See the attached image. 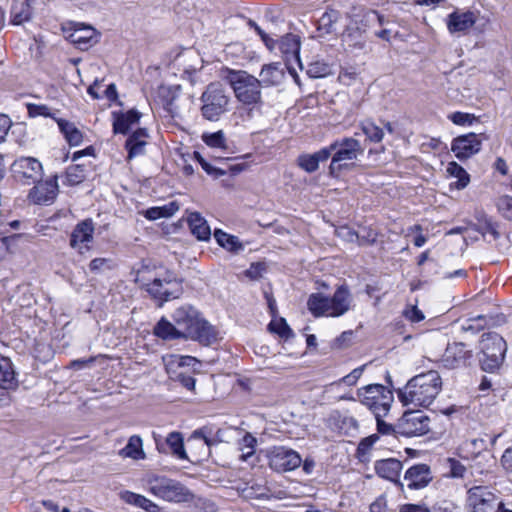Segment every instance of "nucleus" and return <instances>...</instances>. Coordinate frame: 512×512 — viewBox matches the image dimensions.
I'll list each match as a JSON object with an SVG mask.
<instances>
[{
  "mask_svg": "<svg viewBox=\"0 0 512 512\" xmlns=\"http://www.w3.org/2000/svg\"><path fill=\"white\" fill-rule=\"evenodd\" d=\"M172 318L185 339L197 341L203 345H211L217 341V331L200 313L190 305L177 308Z\"/></svg>",
  "mask_w": 512,
  "mask_h": 512,
  "instance_id": "f03ea898",
  "label": "nucleus"
},
{
  "mask_svg": "<svg viewBox=\"0 0 512 512\" xmlns=\"http://www.w3.org/2000/svg\"><path fill=\"white\" fill-rule=\"evenodd\" d=\"M448 118L456 125L472 124L474 116L464 112H454Z\"/></svg>",
  "mask_w": 512,
  "mask_h": 512,
  "instance_id": "3c124183",
  "label": "nucleus"
},
{
  "mask_svg": "<svg viewBox=\"0 0 512 512\" xmlns=\"http://www.w3.org/2000/svg\"><path fill=\"white\" fill-rule=\"evenodd\" d=\"M400 512H430V510L419 504H405L400 507Z\"/></svg>",
  "mask_w": 512,
  "mask_h": 512,
  "instance_id": "69168bd1",
  "label": "nucleus"
},
{
  "mask_svg": "<svg viewBox=\"0 0 512 512\" xmlns=\"http://www.w3.org/2000/svg\"><path fill=\"white\" fill-rule=\"evenodd\" d=\"M337 234L340 238L347 242H358V232L352 230L349 227L343 226L337 230Z\"/></svg>",
  "mask_w": 512,
  "mask_h": 512,
  "instance_id": "864d4df0",
  "label": "nucleus"
},
{
  "mask_svg": "<svg viewBox=\"0 0 512 512\" xmlns=\"http://www.w3.org/2000/svg\"><path fill=\"white\" fill-rule=\"evenodd\" d=\"M252 25L254 26L255 31L257 32V34L261 37V39L264 42L265 46L270 51H272L275 48L276 40H274L272 37H270L264 30H262L255 23H252Z\"/></svg>",
  "mask_w": 512,
  "mask_h": 512,
  "instance_id": "6e6d98bb",
  "label": "nucleus"
},
{
  "mask_svg": "<svg viewBox=\"0 0 512 512\" xmlns=\"http://www.w3.org/2000/svg\"><path fill=\"white\" fill-rule=\"evenodd\" d=\"M172 363H177L178 367L195 366L199 361L192 356H172Z\"/></svg>",
  "mask_w": 512,
  "mask_h": 512,
  "instance_id": "4d7b16f0",
  "label": "nucleus"
},
{
  "mask_svg": "<svg viewBox=\"0 0 512 512\" xmlns=\"http://www.w3.org/2000/svg\"><path fill=\"white\" fill-rule=\"evenodd\" d=\"M201 114L209 121H218L228 111L230 96L219 82L210 83L201 95Z\"/></svg>",
  "mask_w": 512,
  "mask_h": 512,
  "instance_id": "423d86ee",
  "label": "nucleus"
},
{
  "mask_svg": "<svg viewBox=\"0 0 512 512\" xmlns=\"http://www.w3.org/2000/svg\"><path fill=\"white\" fill-rule=\"evenodd\" d=\"M377 421V431L382 435H394L397 433V424L392 426L386 423L382 417H375Z\"/></svg>",
  "mask_w": 512,
  "mask_h": 512,
  "instance_id": "603ef678",
  "label": "nucleus"
},
{
  "mask_svg": "<svg viewBox=\"0 0 512 512\" xmlns=\"http://www.w3.org/2000/svg\"><path fill=\"white\" fill-rule=\"evenodd\" d=\"M430 431V418L422 411H407L397 421V434L421 436Z\"/></svg>",
  "mask_w": 512,
  "mask_h": 512,
  "instance_id": "f8f14e48",
  "label": "nucleus"
},
{
  "mask_svg": "<svg viewBox=\"0 0 512 512\" xmlns=\"http://www.w3.org/2000/svg\"><path fill=\"white\" fill-rule=\"evenodd\" d=\"M477 230L483 236L490 234L494 239L498 238L499 236L495 226L490 221H485V223L481 224Z\"/></svg>",
  "mask_w": 512,
  "mask_h": 512,
  "instance_id": "13d9d810",
  "label": "nucleus"
},
{
  "mask_svg": "<svg viewBox=\"0 0 512 512\" xmlns=\"http://www.w3.org/2000/svg\"><path fill=\"white\" fill-rule=\"evenodd\" d=\"M188 225L191 233L200 241H207L210 239L211 230L207 221L198 213L192 212L189 214Z\"/></svg>",
  "mask_w": 512,
  "mask_h": 512,
  "instance_id": "bb28decb",
  "label": "nucleus"
},
{
  "mask_svg": "<svg viewBox=\"0 0 512 512\" xmlns=\"http://www.w3.org/2000/svg\"><path fill=\"white\" fill-rule=\"evenodd\" d=\"M404 479L410 489L424 488L432 480L430 467L426 464L414 465L406 471Z\"/></svg>",
  "mask_w": 512,
  "mask_h": 512,
  "instance_id": "aec40b11",
  "label": "nucleus"
},
{
  "mask_svg": "<svg viewBox=\"0 0 512 512\" xmlns=\"http://www.w3.org/2000/svg\"><path fill=\"white\" fill-rule=\"evenodd\" d=\"M325 148L329 151V158L331 157L329 174L333 177L339 176L343 170L348 169L350 162L364 152L361 143L353 137L336 140Z\"/></svg>",
  "mask_w": 512,
  "mask_h": 512,
  "instance_id": "39448f33",
  "label": "nucleus"
},
{
  "mask_svg": "<svg viewBox=\"0 0 512 512\" xmlns=\"http://www.w3.org/2000/svg\"><path fill=\"white\" fill-rule=\"evenodd\" d=\"M14 179L24 185H32L43 177L42 163L34 157H19L11 165Z\"/></svg>",
  "mask_w": 512,
  "mask_h": 512,
  "instance_id": "9d476101",
  "label": "nucleus"
},
{
  "mask_svg": "<svg viewBox=\"0 0 512 512\" xmlns=\"http://www.w3.org/2000/svg\"><path fill=\"white\" fill-rule=\"evenodd\" d=\"M113 262L109 258H95L89 264V269L94 273H101L107 269H111Z\"/></svg>",
  "mask_w": 512,
  "mask_h": 512,
  "instance_id": "de8ad7c7",
  "label": "nucleus"
},
{
  "mask_svg": "<svg viewBox=\"0 0 512 512\" xmlns=\"http://www.w3.org/2000/svg\"><path fill=\"white\" fill-rule=\"evenodd\" d=\"M196 505L203 509L204 512H216L217 507L214 502L202 498H198Z\"/></svg>",
  "mask_w": 512,
  "mask_h": 512,
  "instance_id": "338daca9",
  "label": "nucleus"
},
{
  "mask_svg": "<svg viewBox=\"0 0 512 512\" xmlns=\"http://www.w3.org/2000/svg\"><path fill=\"white\" fill-rule=\"evenodd\" d=\"M113 131L114 133L126 134L130 127L139 122L141 113L131 109L126 113L113 112Z\"/></svg>",
  "mask_w": 512,
  "mask_h": 512,
  "instance_id": "4be33fe9",
  "label": "nucleus"
},
{
  "mask_svg": "<svg viewBox=\"0 0 512 512\" xmlns=\"http://www.w3.org/2000/svg\"><path fill=\"white\" fill-rule=\"evenodd\" d=\"M404 317L412 323H417L422 321L425 316L421 310L417 308V306H409L403 311Z\"/></svg>",
  "mask_w": 512,
  "mask_h": 512,
  "instance_id": "8fccbe9b",
  "label": "nucleus"
},
{
  "mask_svg": "<svg viewBox=\"0 0 512 512\" xmlns=\"http://www.w3.org/2000/svg\"><path fill=\"white\" fill-rule=\"evenodd\" d=\"M0 385L4 389H15L18 381L9 358L0 355Z\"/></svg>",
  "mask_w": 512,
  "mask_h": 512,
  "instance_id": "c85d7f7f",
  "label": "nucleus"
},
{
  "mask_svg": "<svg viewBox=\"0 0 512 512\" xmlns=\"http://www.w3.org/2000/svg\"><path fill=\"white\" fill-rule=\"evenodd\" d=\"M157 450L160 453H171L181 460L188 459L187 453L184 449V441L181 433L171 432L168 434L164 442L155 439Z\"/></svg>",
  "mask_w": 512,
  "mask_h": 512,
  "instance_id": "6ab92c4d",
  "label": "nucleus"
},
{
  "mask_svg": "<svg viewBox=\"0 0 512 512\" xmlns=\"http://www.w3.org/2000/svg\"><path fill=\"white\" fill-rule=\"evenodd\" d=\"M442 390V379L435 370L420 373L412 377L397 390L399 401L404 406H430Z\"/></svg>",
  "mask_w": 512,
  "mask_h": 512,
  "instance_id": "f257e3e1",
  "label": "nucleus"
},
{
  "mask_svg": "<svg viewBox=\"0 0 512 512\" xmlns=\"http://www.w3.org/2000/svg\"><path fill=\"white\" fill-rule=\"evenodd\" d=\"M469 357V352L466 350L463 343L449 344L443 355V361L447 366L456 367L463 363Z\"/></svg>",
  "mask_w": 512,
  "mask_h": 512,
  "instance_id": "cd10ccee",
  "label": "nucleus"
},
{
  "mask_svg": "<svg viewBox=\"0 0 512 512\" xmlns=\"http://www.w3.org/2000/svg\"><path fill=\"white\" fill-rule=\"evenodd\" d=\"M10 126L11 121L9 117L0 114V143H2L5 140V137L8 134Z\"/></svg>",
  "mask_w": 512,
  "mask_h": 512,
  "instance_id": "bf43d9fd",
  "label": "nucleus"
},
{
  "mask_svg": "<svg viewBox=\"0 0 512 512\" xmlns=\"http://www.w3.org/2000/svg\"><path fill=\"white\" fill-rule=\"evenodd\" d=\"M214 238L217 243L231 252H238L243 250V245L239 241L238 237L225 233L220 229L214 231Z\"/></svg>",
  "mask_w": 512,
  "mask_h": 512,
  "instance_id": "72a5a7b5",
  "label": "nucleus"
},
{
  "mask_svg": "<svg viewBox=\"0 0 512 512\" xmlns=\"http://www.w3.org/2000/svg\"><path fill=\"white\" fill-rule=\"evenodd\" d=\"M95 225L92 219H84L76 224L70 235L69 244L79 254H85L91 250L94 242Z\"/></svg>",
  "mask_w": 512,
  "mask_h": 512,
  "instance_id": "2eb2a0df",
  "label": "nucleus"
},
{
  "mask_svg": "<svg viewBox=\"0 0 512 512\" xmlns=\"http://www.w3.org/2000/svg\"><path fill=\"white\" fill-rule=\"evenodd\" d=\"M364 367L365 366H361V367L355 368L354 370H352L351 373H349L348 375L344 376L339 381L331 383L330 385H328L326 387V390H328L329 388L333 387L334 385H338L340 383H345V384H347L349 386L355 385L356 382L358 381V379L361 377V375H362V373L364 371Z\"/></svg>",
  "mask_w": 512,
  "mask_h": 512,
  "instance_id": "c03bdc74",
  "label": "nucleus"
},
{
  "mask_svg": "<svg viewBox=\"0 0 512 512\" xmlns=\"http://www.w3.org/2000/svg\"><path fill=\"white\" fill-rule=\"evenodd\" d=\"M79 166L70 167L67 170V179L71 184L79 183L81 181V177L78 174Z\"/></svg>",
  "mask_w": 512,
  "mask_h": 512,
  "instance_id": "774afa93",
  "label": "nucleus"
},
{
  "mask_svg": "<svg viewBox=\"0 0 512 512\" xmlns=\"http://www.w3.org/2000/svg\"><path fill=\"white\" fill-rule=\"evenodd\" d=\"M279 48L287 57L293 56L298 59L300 51L299 37L294 34L283 36L279 42Z\"/></svg>",
  "mask_w": 512,
  "mask_h": 512,
  "instance_id": "f704fd0d",
  "label": "nucleus"
},
{
  "mask_svg": "<svg viewBox=\"0 0 512 512\" xmlns=\"http://www.w3.org/2000/svg\"><path fill=\"white\" fill-rule=\"evenodd\" d=\"M284 75L285 73L279 63L265 64L260 71L259 82H261V87L276 86L282 82Z\"/></svg>",
  "mask_w": 512,
  "mask_h": 512,
  "instance_id": "a878e982",
  "label": "nucleus"
},
{
  "mask_svg": "<svg viewBox=\"0 0 512 512\" xmlns=\"http://www.w3.org/2000/svg\"><path fill=\"white\" fill-rule=\"evenodd\" d=\"M375 470L378 476L397 482L402 470V463L394 458L379 460L375 463Z\"/></svg>",
  "mask_w": 512,
  "mask_h": 512,
  "instance_id": "393cba45",
  "label": "nucleus"
},
{
  "mask_svg": "<svg viewBox=\"0 0 512 512\" xmlns=\"http://www.w3.org/2000/svg\"><path fill=\"white\" fill-rule=\"evenodd\" d=\"M121 498L126 503L134 505L136 507H140L148 512H152L157 508V506L146 497L130 491L123 492L121 494Z\"/></svg>",
  "mask_w": 512,
  "mask_h": 512,
  "instance_id": "c9c22d12",
  "label": "nucleus"
},
{
  "mask_svg": "<svg viewBox=\"0 0 512 512\" xmlns=\"http://www.w3.org/2000/svg\"><path fill=\"white\" fill-rule=\"evenodd\" d=\"M352 295L349 289L341 285L332 297L322 293H313L309 296L307 306L315 317H340L351 308Z\"/></svg>",
  "mask_w": 512,
  "mask_h": 512,
  "instance_id": "7ed1b4c3",
  "label": "nucleus"
},
{
  "mask_svg": "<svg viewBox=\"0 0 512 512\" xmlns=\"http://www.w3.org/2000/svg\"><path fill=\"white\" fill-rule=\"evenodd\" d=\"M221 78L233 89L236 99L244 105H256L261 102V82L244 70L224 68Z\"/></svg>",
  "mask_w": 512,
  "mask_h": 512,
  "instance_id": "20e7f679",
  "label": "nucleus"
},
{
  "mask_svg": "<svg viewBox=\"0 0 512 512\" xmlns=\"http://www.w3.org/2000/svg\"><path fill=\"white\" fill-rule=\"evenodd\" d=\"M339 18L336 10L326 11L318 20V30L322 34H330L335 31V25Z\"/></svg>",
  "mask_w": 512,
  "mask_h": 512,
  "instance_id": "4c0bfd02",
  "label": "nucleus"
},
{
  "mask_svg": "<svg viewBox=\"0 0 512 512\" xmlns=\"http://www.w3.org/2000/svg\"><path fill=\"white\" fill-rule=\"evenodd\" d=\"M31 17V11L30 7L27 3H20L19 4V11H16V9L12 12V23L14 25H20L26 21H28Z\"/></svg>",
  "mask_w": 512,
  "mask_h": 512,
  "instance_id": "37998d69",
  "label": "nucleus"
},
{
  "mask_svg": "<svg viewBox=\"0 0 512 512\" xmlns=\"http://www.w3.org/2000/svg\"><path fill=\"white\" fill-rule=\"evenodd\" d=\"M501 464L505 470L512 472V448L505 450L501 457Z\"/></svg>",
  "mask_w": 512,
  "mask_h": 512,
  "instance_id": "0e129e2a",
  "label": "nucleus"
},
{
  "mask_svg": "<svg viewBox=\"0 0 512 512\" xmlns=\"http://www.w3.org/2000/svg\"><path fill=\"white\" fill-rule=\"evenodd\" d=\"M33 185V188L29 191L28 198L34 204H49L55 199L58 192L56 176L45 181L40 179L33 183Z\"/></svg>",
  "mask_w": 512,
  "mask_h": 512,
  "instance_id": "a211bd4d",
  "label": "nucleus"
},
{
  "mask_svg": "<svg viewBox=\"0 0 512 512\" xmlns=\"http://www.w3.org/2000/svg\"><path fill=\"white\" fill-rule=\"evenodd\" d=\"M449 475L453 478H463L466 473V467L455 458H448Z\"/></svg>",
  "mask_w": 512,
  "mask_h": 512,
  "instance_id": "a18cd8bd",
  "label": "nucleus"
},
{
  "mask_svg": "<svg viewBox=\"0 0 512 512\" xmlns=\"http://www.w3.org/2000/svg\"><path fill=\"white\" fill-rule=\"evenodd\" d=\"M203 142L211 148H226V138L222 130L214 133H204L202 135Z\"/></svg>",
  "mask_w": 512,
  "mask_h": 512,
  "instance_id": "a19ab883",
  "label": "nucleus"
},
{
  "mask_svg": "<svg viewBox=\"0 0 512 512\" xmlns=\"http://www.w3.org/2000/svg\"><path fill=\"white\" fill-rule=\"evenodd\" d=\"M28 114L31 117L44 116V117H53L54 116L50 112V108L46 105L39 104H27Z\"/></svg>",
  "mask_w": 512,
  "mask_h": 512,
  "instance_id": "09e8293b",
  "label": "nucleus"
},
{
  "mask_svg": "<svg viewBox=\"0 0 512 512\" xmlns=\"http://www.w3.org/2000/svg\"><path fill=\"white\" fill-rule=\"evenodd\" d=\"M265 270V267L261 263H253L250 265V267L246 270L245 274L247 277H249L252 280H257L262 276L263 271Z\"/></svg>",
  "mask_w": 512,
  "mask_h": 512,
  "instance_id": "5fc2aeb1",
  "label": "nucleus"
},
{
  "mask_svg": "<svg viewBox=\"0 0 512 512\" xmlns=\"http://www.w3.org/2000/svg\"><path fill=\"white\" fill-rule=\"evenodd\" d=\"M154 334L163 340H174L183 338L180 329L176 324H172L166 318L162 317L154 327Z\"/></svg>",
  "mask_w": 512,
  "mask_h": 512,
  "instance_id": "7c9ffc66",
  "label": "nucleus"
},
{
  "mask_svg": "<svg viewBox=\"0 0 512 512\" xmlns=\"http://www.w3.org/2000/svg\"><path fill=\"white\" fill-rule=\"evenodd\" d=\"M486 449V441L482 438H475L463 442L458 448V455L467 460L485 459L486 469H489L495 465L496 460L490 453H482L486 451Z\"/></svg>",
  "mask_w": 512,
  "mask_h": 512,
  "instance_id": "dca6fc26",
  "label": "nucleus"
},
{
  "mask_svg": "<svg viewBox=\"0 0 512 512\" xmlns=\"http://www.w3.org/2000/svg\"><path fill=\"white\" fill-rule=\"evenodd\" d=\"M177 380L188 390L195 388V378L182 372L178 373Z\"/></svg>",
  "mask_w": 512,
  "mask_h": 512,
  "instance_id": "680f3d73",
  "label": "nucleus"
},
{
  "mask_svg": "<svg viewBox=\"0 0 512 512\" xmlns=\"http://www.w3.org/2000/svg\"><path fill=\"white\" fill-rule=\"evenodd\" d=\"M327 70L328 68L326 65H319L318 63H315L310 65L308 73L314 78H319L324 76L327 73Z\"/></svg>",
  "mask_w": 512,
  "mask_h": 512,
  "instance_id": "052dcab7",
  "label": "nucleus"
},
{
  "mask_svg": "<svg viewBox=\"0 0 512 512\" xmlns=\"http://www.w3.org/2000/svg\"><path fill=\"white\" fill-rule=\"evenodd\" d=\"M269 467L276 472L292 471L302 463L301 456L294 450L278 446L267 450Z\"/></svg>",
  "mask_w": 512,
  "mask_h": 512,
  "instance_id": "4468645a",
  "label": "nucleus"
},
{
  "mask_svg": "<svg viewBox=\"0 0 512 512\" xmlns=\"http://www.w3.org/2000/svg\"><path fill=\"white\" fill-rule=\"evenodd\" d=\"M256 443L257 440L252 434L247 432L243 436L239 443L240 450L242 451V454L240 455V459L242 461H247L249 457L254 455Z\"/></svg>",
  "mask_w": 512,
  "mask_h": 512,
  "instance_id": "ea45409f",
  "label": "nucleus"
},
{
  "mask_svg": "<svg viewBox=\"0 0 512 512\" xmlns=\"http://www.w3.org/2000/svg\"><path fill=\"white\" fill-rule=\"evenodd\" d=\"M329 159V151L322 148L312 154H301L297 158L298 166L307 173H313L318 170L319 163Z\"/></svg>",
  "mask_w": 512,
  "mask_h": 512,
  "instance_id": "b1692460",
  "label": "nucleus"
},
{
  "mask_svg": "<svg viewBox=\"0 0 512 512\" xmlns=\"http://www.w3.org/2000/svg\"><path fill=\"white\" fill-rule=\"evenodd\" d=\"M119 455L123 458H131L133 460L145 459L146 454L143 450L141 437L138 435L131 436L126 446L119 451Z\"/></svg>",
  "mask_w": 512,
  "mask_h": 512,
  "instance_id": "c756f323",
  "label": "nucleus"
},
{
  "mask_svg": "<svg viewBox=\"0 0 512 512\" xmlns=\"http://www.w3.org/2000/svg\"><path fill=\"white\" fill-rule=\"evenodd\" d=\"M476 22L473 12L455 11L449 15L447 26L451 33L464 32L470 29Z\"/></svg>",
  "mask_w": 512,
  "mask_h": 512,
  "instance_id": "412c9836",
  "label": "nucleus"
},
{
  "mask_svg": "<svg viewBox=\"0 0 512 512\" xmlns=\"http://www.w3.org/2000/svg\"><path fill=\"white\" fill-rule=\"evenodd\" d=\"M362 132L371 142L379 143L382 141L384 132L382 128L377 126L374 122L366 120L361 123Z\"/></svg>",
  "mask_w": 512,
  "mask_h": 512,
  "instance_id": "58836bf2",
  "label": "nucleus"
},
{
  "mask_svg": "<svg viewBox=\"0 0 512 512\" xmlns=\"http://www.w3.org/2000/svg\"><path fill=\"white\" fill-rule=\"evenodd\" d=\"M148 137L149 135L145 128H139L128 137L125 144L128 150V159L144 154Z\"/></svg>",
  "mask_w": 512,
  "mask_h": 512,
  "instance_id": "5701e85b",
  "label": "nucleus"
},
{
  "mask_svg": "<svg viewBox=\"0 0 512 512\" xmlns=\"http://www.w3.org/2000/svg\"><path fill=\"white\" fill-rule=\"evenodd\" d=\"M144 279L140 278L138 272L135 279L136 282L146 286L147 292L155 299L161 302L169 301L170 299L178 298L181 294V283L172 278H154L150 283H143Z\"/></svg>",
  "mask_w": 512,
  "mask_h": 512,
  "instance_id": "ddd939ff",
  "label": "nucleus"
},
{
  "mask_svg": "<svg viewBox=\"0 0 512 512\" xmlns=\"http://www.w3.org/2000/svg\"><path fill=\"white\" fill-rule=\"evenodd\" d=\"M60 131L71 146H78L83 140L82 132L76 126L64 119H56Z\"/></svg>",
  "mask_w": 512,
  "mask_h": 512,
  "instance_id": "2f4dec72",
  "label": "nucleus"
},
{
  "mask_svg": "<svg viewBox=\"0 0 512 512\" xmlns=\"http://www.w3.org/2000/svg\"><path fill=\"white\" fill-rule=\"evenodd\" d=\"M378 233L372 228H363L358 232V243L360 245H371L377 241Z\"/></svg>",
  "mask_w": 512,
  "mask_h": 512,
  "instance_id": "49530a36",
  "label": "nucleus"
},
{
  "mask_svg": "<svg viewBox=\"0 0 512 512\" xmlns=\"http://www.w3.org/2000/svg\"><path fill=\"white\" fill-rule=\"evenodd\" d=\"M161 212L163 214V218L171 217L179 210V205L176 201H172L167 205L160 207Z\"/></svg>",
  "mask_w": 512,
  "mask_h": 512,
  "instance_id": "e2e57ef3",
  "label": "nucleus"
},
{
  "mask_svg": "<svg viewBox=\"0 0 512 512\" xmlns=\"http://www.w3.org/2000/svg\"><path fill=\"white\" fill-rule=\"evenodd\" d=\"M481 366L484 371L493 372L502 364L507 350L505 340L497 333L490 332L481 336Z\"/></svg>",
  "mask_w": 512,
  "mask_h": 512,
  "instance_id": "1a4fd4ad",
  "label": "nucleus"
},
{
  "mask_svg": "<svg viewBox=\"0 0 512 512\" xmlns=\"http://www.w3.org/2000/svg\"><path fill=\"white\" fill-rule=\"evenodd\" d=\"M499 497L487 486H474L467 492L469 512H497Z\"/></svg>",
  "mask_w": 512,
  "mask_h": 512,
  "instance_id": "9b49d317",
  "label": "nucleus"
},
{
  "mask_svg": "<svg viewBox=\"0 0 512 512\" xmlns=\"http://www.w3.org/2000/svg\"><path fill=\"white\" fill-rule=\"evenodd\" d=\"M447 173L457 178V182L455 183V187L457 189H464L470 181L469 174L465 171V169L457 164L456 162H450L447 166Z\"/></svg>",
  "mask_w": 512,
  "mask_h": 512,
  "instance_id": "e433bc0d",
  "label": "nucleus"
},
{
  "mask_svg": "<svg viewBox=\"0 0 512 512\" xmlns=\"http://www.w3.org/2000/svg\"><path fill=\"white\" fill-rule=\"evenodd\" d=\"M148 489L155 496L169 502L187 503L195 500L194 494L185 485L167 477H150Z\"/></svg>",
  "mask_w": 512,
  "mask_h": 512,
  "instance_id": "0eeeda50",
  "label": "nucleus"
},
{
  "mask_svg": "<svg viewBox=\"0 0 512 512\" xmlns=\"http://www.w3.org/2000/svg\"><path fill=\"white\" fill-rule=\"evenodd\" d=\"M72 41L78 44L80 47L90 45L92 42H96V31L90 26H84L79 24V28H76L71 34Z\"/></svg>",
  "mask_w": 512,
  "mask_h": 512,
  "instance_id": "473e14b6",
  "label": "nucleus"
},
{
  "mask_svg": "<svg viewBox=\"0 0 512 512\" xmlns=\"http://www.w3.org/2000/svg\"><path fill=\"white\" fill-rule=\"evenodd\" d=\"M360 402L370 409L375 417H384L388 414L393 402L391 390L381 384H370L357 390Z\"/></svg>",
  "mask_w": 512,
  "mask_h": 512,
  "instance_id": "6e6552de",
  "label": "nucleus"
},
{
  "mask_svg": "<svg viewBox=\"0 0 512 512\" xmlns=\"http://www.w3.org/2000/svg\"><path fill=\"white\" fill-rule=\"evenodd\" d=\"M480 135L469 133L456 137L451 144V150L459 160H465L481 150Z\"/></svg>",
  "mask_w": 512,
  "mask_h": 512,
  "instance_id": "f3484780",
  "label": "nucleus"
},
{
  "mask_svg": "<svg viewBox=\"0 0 512 512\" xmlns=\"http://www.w3.org/2000/svg\"><path fill=\"white\" fill-rule=\"evenodd\" d=\"M269 329L272 332L277 333L282 338H289L293 336V332L284 318L271 321L269 324Z\"/></svg>",
  "mask_w": 512,
  "mask_h": 512,
  "instance_id": "79ce46f5",
  "label": "nucleus"
}]
</instances>
